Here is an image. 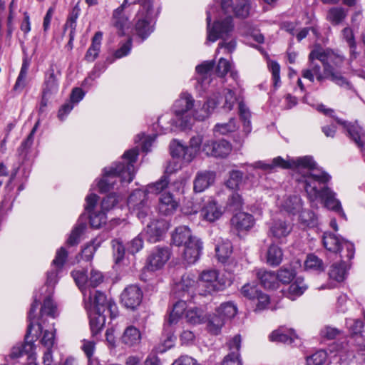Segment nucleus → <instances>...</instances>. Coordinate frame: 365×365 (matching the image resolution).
I'll list each match as a JSON object with an SVG mask.
<instances>
[{
  "instance_id": "obj_30",
  "label": "nucleus",
  "mask_w": 365,
  "mask_h": 365,
  "mask_svg": "<svg viewBox=\"0 0 365 365\" xmlns=\"http://www.w3.org/2000/svg\"><path fill=\"white\" fill-rule=\"evenodd\" d=\"M191 230L187 226H180L175 228L172 235L173 243L176 246L185 245L195 239Z\"/></svg>"
},
{
  "instance_id": "obj_34",
  "label": "nucleus",
  "mask_w": 365,
  "mask_h": 365,
  "mask_svg": "<svg viewBox=\"0 0 365 365\" xmlns=\"http://www.w3.org/2000/svg\"><path fill=\"white\" fill-rule=\"evenodd\" d=\"M222 214L221 207L213 200H209L202 209L203 219L209 222H214L218 220Z\"/></svg>"
},
{
  "instance_id": "obj_42",
  "label": "nucleus",
  "mask_w": 365,
  "mask_h": 365,
  "mask_svg": "<svg viewBox=\"0 0 365 365\" xmlns=\"http://www.w3.org/2000/svg\"><path fill=\"white\" fill-rule=\"evenodd\" d=\"M295 338V334L293 330L290 329L287 331L279 329L272 331L269 336V339L272 341L282 342L291 344Z\"/></svg>"
},
{
  "instance_id": "obj_57",
  "label": "nucleus",
  "mask_w": 365,
  "mask_h": 365,
  "mask_svg": "<svg viewBox=\"0 0 365 365\" xmlns=\"http://www.w3.org/2000/svg\"><path fill=\"white\" fill-rule=\"evenodd\" d=\"M71 275L82 292L86 287L88 288V276L83 269L74 270Z\"/></svg>"
},
{
  "instance_id": "obj_9",
  "label": "nucleus",
  "mask_w": 365,
  "mask_h": 365,
  "mask_svg": "<svg viewBox=\"0 0 365 365\" xmlns=\"http://www.w3.org/2000/svg\"><path fill=\"white\" fill-rule=\"evenodd\" d=\"M211 19V11L208 10L207 11V41L215 42L218 38H224L228 36L232 32L233 24L231 16H227L224 19L215 21L212 28H210Z\"/></svg>"
},
{
  "instance_id": "obj_24",
  "label": "nucleus",
  "mask_w": 365,
  "mask_h": 365,
  "mask_svg": "<svg viewBox=\"0 0 365 365\" xmlns=\"http://www.w3.org/2000/svg\"><path fill=\"white\" fill-rule=\"evenodd\" d=\"M231 225L238 232L247 231L255 225V219L251 214L240 212L231 219Z\"/></svg>"
},
{
  "instance_id": "obj_40",
  "label": "nucleus",
  "mask_w": 365,
  "mask_h": 365,
  "mask_svg": "<svg viewBox=\"0 0 365 365\" xmlns=\"http://www.w3.org/2000/svg\"><path fill=\"white\" fill-rule=\"evenodd\" d=\"M102 39V33L96 32L93 37L92 43L88 48L86 55L85 59L88 62L93 61L98 56L101 48V41Z\"/></svg>"
},
{
  "instance_id": "obj_11",
  "label": "nucleus",
  "mask_w": 365,
  "mask_h": 365,
  "mask_svg": "<svg viewBox=\"0 0 365 365\" xmlns=\"http://www.w3.org/2000/svg\"><path fill=\"white\" fill-rule=\"evenodd\" d=\"M128 205L130 210L135 212L139 219H144L149 210L146 191L136 190L133 192L128 199Z\"/></svg>"
},
{
  "instance_id": "obj_2",
  "label": "nucleus",
  "mask_w": 365,
  "mask_h": 365,
  "mask_svg": "<svg viewBox=\"0 0 365 365\" xmlns=\"http://www.w3.org/2000/svg\"><path fill=\"white\" fill-rule=\"evenodd\" d=\"M195 101L188 93H182L173 104V109L175 114L176 125L182 129L190 128L193 118L198 120L197 115L204 114L203 107L200 111L193 110Z\"/></svg>"
},
{
  "instance_id": "obj_33",
  "label": "nucleus",
  "mask_w": 365,
  "mask_h": 365,
  "mask_svg": "<svg viewBox=\"0 0 365 365\" xmlns=\"http://www.w3.org/2000/svg\"><path fill=\"white\" fill-rule=\"evenodd\" d=\"M214 61H207L196 66L197 81L202 84H209L211 81L210 77L213 73Z\"/></svg>"
},
{
  "instance_id": "obj_46",
  "label": "nucleus",
  "mask_w": 365,
  "mask_h": 365,
  "mask_svg": "<svg viewBox=\"0 0 365 365\" xmlns=\"http://www.w3.org/2000/svg\"><path fill=\"white\" fill-rule=\"evenodd\" d=\"M185 319L191 324H200L205 322L206 315L200 309L193 308L186 311Z\"/></svg>"
},
{
  "instance_id": "obj_44",
  "label": "nucleus",
  "mask_w": 365,
  "mask_h": 365,
  "mask_svg": "<svg viewBox=\"0 0 365 365\" xmlns=\"http://www.w3.org/2000/svg\"><path fill=\"white\" fill-rule=\"evenodd\" d=\"M347 16V11L342 7H332L328 12L327 19L333 25H339Z\"/></svg>"
},
{
  "instance_id": "obj_22",
  "label": "nucleus",
  "mask_w": 365,
  "mask_h": 365,
  "mask_svg": "<svg viewBox=\"0 0 365 365\" xmlns=\"http://www.w3.org/2000/svg\"><path fill=\"white\" fill-rule=\"evenodd\" d=\"M165 232V222L163 220H153L147 225L143 235L148 242L155 243L161 240Z\"/></svg>"
},
{
  "instance_id": "obj_19",
  "label": "nucleus",
  "mask_w": 365,
  "mask_h": 365,
  "mask_svg": "<svg viewBox=\"0 0 365 365\" xmlns=\"http://www.w3.org/2000/svg\"><path fill=\"white\" fill-rule=\"evenodd\" d=\"M170 252L168 247H157L148 258V267L151 271L160 269L170 259Z\"/></svg>"
},
{
  "instance_id": "obj_29",
  "label": "nucleus",
  "mask_w": 365,
  "mask_h": 365,
  "mask_svg": "<svg viewBox=\"0 0 365 365\" xmlns=\"http://www.w3.org/2000/svg\"><path fill=\"white\" fill-rule=\"evenodd\" d=\"M291 230V225L282 219L273 220L269 225V235L276 239L287 237Z\"/></svg>"
},
{
  "instance_id": "obj_18",
  "label": "nucleus",
  "mask_w": 365,
  "mask_h": 365,
  "mask_svg": "<svg viewBox=\"0 0 365 365\" xmlns=\"http://www.w3.org/2000/svg\"><path fill=\"white\" fill-rule=\"evenodd\" d=\"M67 257V251L63 247H61L56 252L55 259L52 262V264L55 267L47 273L46 285L51 290H53L54 284L57 282L58 271L63 266Z\"/></svg>"
},
{
  "instance_id": "obj_50",
  "label": "nucleus",
  "mask_w": 365,
  "mask_h": 365,
  "mask_svg": "<svg viewBox=\"0 0 365 365\" xmlns=\"http://www.w3.org/2000/svg\"><path fill=\"white\" fill-rule=\"evenodd\" d=\"M29 66L30 60L27 57L24 58L19 75L14 86L15 91L21 90L25 86V81Z\"/></svg>"
},
{
  "instance_id": "obj_25",
  "label": "nucleus",
  "mask_w": 365,
  "mask_h": 365,
  "mask_svg": "<svg viewBox=\"0 0 365 365\" xmlns=\"http://www.w3.org/2000/svg\"><path fill=\"white\" fill-rule=\"evenodd\" d=\"M60 75V71H57L56 73L53 66L49 68L46 73L43 83V93H44L45 96H52L57 93L58 91V78L57 76Z\"/></svg>"
},
{
  "instance_id": "obj_21",
  "label": "nucleus",
  "mask_w": 365,
  "mask_h": 365,
  "mask_svg": "<svg viewBox=\"0 0 365 365\" xmlns=\"http://www.w3.org/2000/svg\"><path fill=\"white\" fill-rule=\"evenodd\" d=\"M227 346L230 352L225 357L222 365H242L239 354L241 346L240 335H235L229 341Z\"/></svg>"
},
{
  "instance_id": "obj_62",
  "label": "nucleus",
  "mask_w": 365,
  "mask_h": 365,
  "mask_svg": "<svg viewBox=\"0 0 365 365\" xmlns=\"http://www.w3.org/2000/svg\"><path fill=\"white\" fill-rule=\"evenodd\" d=\"M299 220L305 226L314 227L317 225V218L310 210H302L299 215Z\"/></svg>"
},
{
  "instance_id": "obj_48",
  "label": "nucleus",
  "mask_w": 365,
  "mask_h": 365,
  "mask_svg": "<svg viewBox=\"0 0 365 365\" xmlns=\"http://www.w3.org/2000/svg\"><path fill=\"white\" fill-rule=\"evenodd\" d=\"M225 319L217 313L211 316L207 321L208 331L212 334H218L220 332L221 328L225 324Z\"/></svg>"
},
{
  "instance_id": "obj_23",
  "label": "nucleus",
  "mask_w": 365,
  "mask_h": 365,
  "mask_svg": "<svg viewBox=\"0 0 365 365\" xmlns=\"http://www.w3.org/2000/svg\"><path fill=\"white\" fill-rule=\"evenodd\" d=\"M202 250V242L197 237L184 245L182 257L187 264L195 263L199 258Z\"/></svg>"
},
{
  "instance_id": "obj_58",
  "label": "nucleus",
  "mask_w": 365,
  "mask_h": 365,
  "mask_svg": "<svg viewBox=\"0 0 365 365\" xmlns=\"http://www.w3.org/2000/svg\"><path fill=\"white\" fill-rule=\"evenodd\" d=\"M237 125L235 119L230 118L227 123L216 124L214 131L222 135H226L228 133L235 131Z\"/></svg>"
},
{
  "instance_id": "obj_13",
  "label": "nucleus",
  "mask_w": 365,
  "mask_h": 365,
  "mask_svg": "<svg viewBox=\"0 0 365 365\" xmlns=\"http://www.w3.org/2000/svg\"><path fill=\"white\" fill-rule=\"evenodd\" d=\"M336 120L339 124L344 126L350 139L361 150H363L365 145V130L359 125L357 121L351 123L338 118H336Z\"/></svg>"
},
{
  "instance_id": "obj_8",
  "label": "nucleus",
  "mask_w": 365,
  "mask_h": 365,
  "mask_svg": "<svg viewBox=\"0 0 365 365\" xmlns=\"http://www.w3.org/2000/svg\"><path fill=\"white\" fill-rule=\"evenodd\" d=\"M225 287V282L219 278V274L215 269L202 271L197 281V292L201 295L222 290Z\"/></svg>"
},
{
  "instance_id": "obj_16",
  "label": "nucleus",
  "mask_w": 365,
  "mask_h": 365,
  "mask_svg": "<svg viewBox=\"0 0 365 365\" xmlns=\"http://www.w3.org/2000/svg\"><path fill=\"white\" fill-rule=\"evenodd\" d=\"M310 57L311 58H317L321 62H327L335 71H337L336 68H340L344 61L342 56L337 55L331 50H324L322 48H317L312 51Z\"/></svg>"
},
{
  "instance_id": "obj_14",
  "label": "nucleus",
  "mask_w": 365,
  "mask_h": 365,
  "mask_svg": "<svg viewBox=\"0 0 365 365\" xmlns=\"http://www.w3.org/2000/svg\"><path fill=\"white\" fill-rule=\"evenodd\" d=\"M40 302L37 299H35L34 302L32 303L29 312V324L28 326V331L25 336L26 341L24 344L20 346V348L21 349V351L24 355H26L28 356V359L30 360H34V350L35 349V346L31 340H29V334H31V329L34 325V323L36 322V317L34 315L35 312L38 309V307L39 305Z\"/></svg>"
},
{
  "instance_id": "obj_49",
  "label": "nucleus",
  "mask_w": 365,
  "mask_h": 365,
  "mask_svg": "<svg viewBox=\"0 0 365 365\" xmlns=\"http://www.w3.org/2000/svg\"><path fill=\"white\" fill-rule=\"evenodd\" d=\"M197 281L193 274H186L182 277L178 287L185 292H197Z\"/></svg>"
},
{
  "instance_id": "obj_6",
  "label": "nucleus",
  "mask_w": 365,
  "mask_h": 365,
  "mask_svg": "<svg viewBox=\"0 0 365 365\" xmlns=\"http://www.w3.org/2000/svg\"><path fill=\"white\" fill-rule=\"evenodd\" d=\"M309 68L318 81L322 82L325 79H329L342 88L347 90L352 89V86L350 82L348 81V80L344 77L340 72L335 71L334 69H332L327 62H322L323 66V72H322L321 66L314 62L317 58H311L309 55Z\"/></svg>"
},
{
  "instance_id": "obj_15",
  "label": "nucleus",
  "mask_w": 365,
  "mask_h": 365,
  "mask_svg": "<svg viewBox=\"0 0 365 365\" xmlns=\"http://www.w3.org/2000/svg\"><path fill=\"white\" fill-rule=\"evenodd\" d=\"M143 299L141 289L135 285L125 288L120 295V302L127 309L135 310L140 304Z\"/></svg>"
},
{
  "instance_id": "obj_54",
  "label": "nucleus",
  "mask_w": 365,
  "mask_h": 365,
  "mask_svg": "<svg viewBox=\"0 0 365 365\" xmlns=\"http://www.w3.org/2000/svg\"><path fill=\"white\" fill-rule=\"evenodd\" d=\"M86 228V223L82 222H78L72 230L67 240V243L71 246L77 245L79 242L80 236L83 233Z\"/></svg>"
},
{
  "instance_id": "obj_37",
  "label": "nucleus",
  "mask_w": 365,
  "mask_h": 365,
  "mask_svg": "<svg viewBox=\"0 0 365 365\" xmlns=\"http://www.w3.org/2000/svg\"><path fill=\"white\" fill-rule=\"evenodd\" d=\"M307 286L304 282V279L297 277L289 285L287 291V297L294 300L297 297L302 295L307 289Z\"/></svg>"
},
{
  "instance_id": "obj_41",
  "label": "nucleus",
  "mask_w": 365,
  "mask_h": 365,
  "mask_svg": "<svg viewBox=\"0 0 365 365\" xmlns=\"http://www.w3.org/2000/svg\"><path fill=\"white\" fill-rule=\"evenodd\" d=\"M187 145L177 140H173L170 144V154L173 158H180L186 163H190L192 159L187 158Z\"/></svg>"
},
{
  "instance_id": "obj_39",
  "label": "nucleus",
  "mask_w": 365,
  "mask_h": 365,
  "mask_svg": "<svg viewBox=\"0 0 365 365\" xmlns=\"http://www.w3.org/2000/svg\"><path fill=\"white\" fill-rule=\"evenodd\" d=\"M347 275V268L345 262L333 264L329 270V277L336 282H342Z\"/></svg>"
},
{
  "instance_id": "obj_1",
  "label": "nucleus",
  "mask_w": 365,
  "mask_h": 365,
  "mask_svg": "<svg viewBox=\"0 0 365 365\" xmlns=\"http://www.w3.org/2000/svg\"><path fill=\"white\" fill-rule=\"evenodd\" d=\"M138 155V150L131 149L126 151L123 155V159L126 163H116L108 170L104 169L103 178L98 182V188L101 192H108L114 187L116 182V178H120L121 182L130 183L135 174L134 163L137 160Z\"/></svg>"
},
{
  "instance_id": "obj_59",
  "label": "nucleus",
  "mask_w": 365,
  "mask_h": 365,
  "mask_svg": "<svg viewBox=\"0 0 365 365\" xmlns=\"http://www.w3.org/2000/svg\"><path fill=\"white\" fill-rule=\"evenodd\" d=\"M202 143V138L200 136L197 135L192 137L190 140V145L187 146V158L188 159H193L199 149V147Z\"/></svg>"
},
{
  "instance_id": "obj_31",
  "label": "nucleus",
  "mask_w": 365,
  "mask_h": 365,
  "mask_svg": "<svg viewBox=\"0 0 365 365\" xmlns=\"http://www.w3.org/2000/svg\"><path fill=\"white\" fill-rule=\"evenodd\" d=\"M257 276L265 289H276L279 288L277 273L274 272L261 269L257 271Z\"/></svg>"
},
{
  "instance_id": "obj_56",
  "label": "nucleus",
  "mask_w": 365,
  "mask_h": 365,
  "mask_svg": "<svg viewBox=\"0 0 365 365\" xmlns=\"http://www.w3.org/2000/svg\"><path fill=\"white\" fill-rule=\"evenodd\" d=\"M216 255L218 259L225 262L232 253V246L230 242H224L215 247Z\"/></svg>"
},
{
  "instance_id": "obj_35",
  "label": "nucleus",
  "mask_w": 365,
  "mask_h": 365,
  "mask_svg": "<svg viewBox=\"0 0 365 365\" xmlns=\"http://www.w3.org/2000/svg\"><path fill=\"white\" fill-rule=\"evenodd\" d=\"M282 207L287 212L295 215L302 210V200L298 195L288 196L284 200Z\"/></svg>"
},
{
  "instance_id": "obj_32",
  "label": "nucleus",
  "mask_w": 365,
  "mask_h": 365,
  "mask_svg": "<svg viewBox=\"0 0 365 365\" xmlns=\"http://www.w3.org/2000/svg\"><path fill=\"white\" fill-rule=\"evenodd\" d=\"M90 328L92 334V337L98 339V334L101 333L105 322H106V314L98 312H90Z\"/></svg>"
},
{
  "instance_id": "obj_36",
  "label": "nucleus",
  "mask_w": 365,
  "mask_h": 365,
  "mask_svg": "<svg viewBox=\"0 0 365 365\" xmlns=\"http://www.w3.org/2000/svg\"><path fill=\"white\" fill-rule=\"evenodd\" d=\"M276 273L279 284H290L297 277V272L292 265L282 266Z\"/></svg>"
},
{
  "instance_id": "obj_47",
  "label": "nucleus",
  "mask_w": 365,
  "mask_h": 365,
  "mask_svg": "<svg viewBox=\"0 0 365 365\" xmlns=\"http://www.w3.org/2000/svg\"><path fill=\"white\" fill-rule=\"evenodd\" d=\"M239 114L241 120L243 123V131L248 135L251 130V123L250 120L251 114L249 109L242 102H239Z\"/></svg>"
},
{
  "instance_id": "obj_12",
  "label": "nucleus",
  "mask_w": 365,
  "mask_h": 365,
  "mask_svg": "<svg viewBox=\"0 0 365 365\" xmlns=\"http://www.w3.org/2000/svg\"><path fill=\"white\" fill-rule=\"evenodd\" d=\"M138 4V0H124L123 4L113 12L111 23L118 30V34H125V29L130 26L129 18L124 10L127 5Z\"/></svg>"
},
{
  "instance_id": "obj_43",
  "label": "nucleus",
  "mask_w": 365,
  "mask_h": 365,
  "mask_svg": "<svg viewBox=\"0 0 365 365\" xmlns=\"http://www.w3.org/2000/svg\"><path fill=\"white\" fill-rule=\"evenodd\" d=\"M187 304L184 300L177 302L173 307L170 313L168 324L170 326L176 324L179 319L181 318L182 314L186 310Z\"/></svg>"
},
{
  "instance_id": "obj_7",
  "label": "nucleus",
  "mask_w": 365,
  "mask_h": 365,
  "mask_svg": "<svg viewBox=\"0 0 365 365\" xmlns=\"http://www.w3.org/2000/svg\"><path fill=\"white\" fill-rule=\"evenodd\" d=\"M138 4L140 5V9L136 14L135 31L143 41L153 30L150 21L153 5L150 0H138Z\"/></svg>"
},
{
  "instance_id": "obj_60",
  "label": "nucleus",
  "mask_w": 365,
  "mask_h": 365,
  "mask_svg": "<svg viewBox=\"0 0 365 365\" xmlns=\"http://www.w3.org/2000/svg\"><path fill=\"white\" fill-rule=\"evenodd\" d=\"M327 357V352L324 350L316 351L307 358V365H322Z\"/></svg>"
},
{
  "instance_id": "obj_10",
  "label": "nucleus",
  "mask_w": 365,
  "mask_h": 365,
  "mask_svg": "<svg viewBox=\"0 0 365 365\" xmlns=\"http://www.w3.org/2000/svg\"><path fill=\"white\" fill-rule=\"evenodd\" d=\"M324 247L334 253L341 252L344 248L346 249V254L344 257L351 259L354 255V245L343 239H339L335 234L331 232H324L322 238Z\"/></svg>"
},
{
  "instance_id": "obj_63",
  "label": "nucleus",
  "mask_w": 365,
  "mask_h": 365,
  "mask_svg": "<svg viewBox=\"0 0 365 365\" xmlns=\"http://www.w3.org/2000/svg\"><path fill=\"white\" fill-rule=\"evenodd\" d=\"M90 224L94 228H99L106 222V212L103 210L98 212L90 214Z\"/></svg>"
},
{
  "instance_id": "obj_20",
  "label": "nucleus",
  "mask_w": 365,
  "mask_h": 365,
  "mask_svg": "<svg viewBox=\"0 0 365 365\" xmlns=\"http://www.w3.org/2000/svg\"><path fill=\"white\" fill-rule=\"evenodd\" d=\"M215 173L210 170H201L196 173L193 180V190L202 192L211 186L215 180Z\"/></svg>"
},
{
  "instance_id": "obj_52",
  "label": "nucleus",
  "mask_w": 365,
  "mask_h": 365,
  "mask_svg": "<svg viewBox=\"0 0 365 365\" xmlns=\"http://www.w3.org/2000/svg\"><path fill=\"white\" fill-rule=\"evenodd\" d=\"M41 316L46 314L55 318L57 315V307L53 302L51 297L48 295L44 300L41 309Z\"/></svg>"
},
{
  "instance_id": "obj_3",
  "label": "nucleus",
  "mask_w": 365,
  "mask_h": 365,
  "mask_svg": "<svg viewBox=\"0 0 365 365\" xmlns=\"http://www.w3.org/2000/svg\"><path fill=\"white\" fill-rule=\"evenodd\" d=\"M83 295L85 308L88 312H106L111 318L117 316L116 304L108 299L103 292L86 287L83 290Z\"/></svg>"
},
{
  "instance_id": "obj_28",
  "label": "nucleus",
  "mask_w": 365,
  "mask_h": 365,
  "mask_svg": "<svg viewBox=\"0 0 365 365\" xmlns=\"http://www.w3.org/2000/svg\"><path fill=\"white\" fill-rule=\"evenodd\" d=\"M141 341V333L140 330L134 326H128L124 330L120 341L128 347L138 345Z\"/></svg>"
},
{
  "instance_id": "obj_51",
  "label": "nucleus",
  "mask_w": 365,
  "mask_h": 365,
  "mask_svg": "<svg viewBox=\"0 0 365 365\" xmlns=\"http://www.w3.org/2000/svg\"><path fill=\"white\" fill-rule=\"evenodd\" d=\"M217 313L225 320L231 319L237 314V307L232 302L222 303L216 310Z\"/></svg>"
},
{
  "instance_id": "obj_53",
  "label": "nucleus",
  "mask_w": 365,
  "mask_h": 365,
  "mask_svg": "<svg viewBox=\"0 0 365 365\" xmlns=\"http://www.w3.org/2000/svg\"><path fill=\"white\" fill-rule=\"evenodd\" d=\"M168 184L169 180L168 176L165 175L155 183L148 185L145 191L147 193L158 195L165 188L168 187Z\"/></svg>"
},
{
  "instance_id": "obj_17",
  "label": "nucleus",
  "mask_w": 365,
  "mask_h": 365,
  "mask_svg": "<svg viewBox=\"0 0 365 365\" xmlns=\"http://www.w3.org/2000/svg\"><path fill=\"white\" fill-rule=\"evenodd\" d=\"M231 150V144L225 140L207 141L203 145V151L206 155L216 158H225Z\"/></svg>"
},
{
  "instance_id": "obj_4",
  "label": "nucleus",
  "mask_w": 365,
  "mask_h": 365,
  "mask_svg": "<svg viewBox=\"0 0 365 365\" xmlns=\"http://www.w3.org/2000/svg\"><path fill=\"white\" fill-rule=\"evenodd\" d=\"M331 176L320 169H314L308 175H302L298 180L304 183V190L311 201L319 199L324 187Z\"/></svg>"
},
{
  "instance_id": "obj_27",
  "label": "nucleus",
  "mask_w": 365,
  "mask_h": 365,
  "mask_svg": "<svg viewBox=\"0 0 365 365\" xmlns=\"http://www.w3.org/2000/svg\"><path fill=\"white\" fill-rule=\"evenodd\" d=\"M178 205L179 203L173 195L167 192L163 193L159 199L158 210L163 215H170L175 212Z\"/></svg>"
},
{
  "instance_id": "obj_45",
  "label": "nucleus",
  "mask_w": 365,
  "mask_h": 365,
  "mask_svg": "<svg viewBox=\"0 0 365 365\" xmlns=\"http://www.w3.org/2000/svg\"><path fill=\"white\" fill-rule=\"evenodd\" d=\"M282 251L275 245L269 246L267 253V262L271 266H277L282 261Z\"/></svg>"
},
{
  "instance_id": "obj_61",
  "label": "nucleus",
  "mask_w": 365,
  "mask_h": 365,
  "mask_svg": "<svg viewBox=\"0 0 365 365\" xmlns=\"http://www.w3.org/2000/svg\"><path fill=\"white\" fill-rule=\"evenodd\" d=\"M242 172L239 170H232L230 173V177L226 182V186L231 190L237 189L242 182Z\"/></svg>"
},
{
  "instance_id": "obj_26",
  "label": "nucleus",
  "mask_w": 365,
  "mask_h": 365,
  "mask_svg": "<svg viewBox=\"0 0 365 365\" xmlns=\"http://www.w3.org/2000/svg\"><path fill=\"white\" fill-rule=\"evenodd\" d=\"M319 198L321 199L326 207L344 215L340 201L336 198V193L329 187H324Z\"/></svg>"
},
{
  "instance_id": "obj_55",
  "label": "nucleus",
  "mask_w": 365,
  "mask_h": 365,
  "mask_svg": "<svg viewBox=\"0 0 365 365\" xmlns=\"http://www.w3.org/2000/svg\"><path fill=\"white\" fill-rule=\"evenodd\" d=\"M38 125H39V122L38 121L34 125V128H32L31 131L30 132V133L28 135V137L26 138V139L24 140L21 143V145L18 150L20 155L26 154L27 153V151L29 150V149L33 145L34 136L38 129Z\"/></svg>"
},
{
  "instance_id": "obj_5",
  "label": "nucleus",
  "mask_w": 365,
  "mask_h": 365,
  "mask_svg": "<svg viewBox=\"0 0 365 365\" xmlns=\"http://www.w3.org/2000/svg\"><path fill=\"white\" fill-rule=\"evenodd\" d=\"M237 98L235 92L231 89H225L222 94L215 93L211 96L203 104L204 114L197 115L198 120H203L209 116L210 113L218 105H222V108L227 110L232 109Z\"/></svg>"
},
{
  "instance_id": "obj_38",
  "label": "nucleus",
  "mask_w": 365,
  "mask_h": 365,
  "mask_svg": "<svg viewBox=\"0 0 365 365\" xmlns=\"http://www.w3.org/2000/svg\"><path fill=\"white\" fill-rule=\"evenodd\" d=\"M294 164L293 165L292 169H297L299 172H302V170H306L302 175H308L310 172L314 169H317L316 168V163L314 161L313 158L310 156H304L302 158H299L296 160H294Z\"/></svg>"
},
{
  "instance_id": "obj_64",
  "label": "nucleus",
  "mask_w": 365,
  "mask_h": 365,
  "mask_svg": "<svg viewBox=\"0 0 365 365\" xmlns=\"http://www.w3.org/2000/svg\"><path fill=\"white\" fill-rule=\"evenodd\" d=\"M113 257L115 264H118L124 257L125 248L122 243L117 240H112Z\"/></svg>"
}]
</instances>
